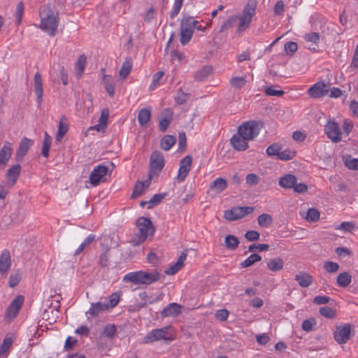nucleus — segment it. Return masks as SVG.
Here are the masks:
<instances>
[{"mask_svg": "<svg viewBox=\"0 0 358 358\" xmlns=\"http://www.w3.org/2000/svg\"><path fill=\"white\" fill-rule=\"evenodd\" d=\"M24 303V296L22 295H17L14 300L11 302L9 307L6 310V317L13 319L18 313L20 309Z\"/></svg>", "mask_w": 358, "mask_h": 358, "instance_id": "nucleus-16", "label": "nucleus"}, {"mask_svg": "<svg viewBox=\"0 0 358 358\" xmlns=\"http://www.w3.org/2000/svg\"><path fill=\"white\" fill-rule=\"evenodd\" d=\"M304 38L307 42H310V43H313L312 45H309L308 47V49H309L310 50L314 51V52H317V45L319 43L320 39V34L317 32H311V33L306 34L305 35Z\"/></svg>", "mask_w": 358, "mask_h": 358, "instance_id": "nucleus-32", "label": "nucleus"}, {"mask_svg": "<svg viewBox=\"0 0 358 358\" xmlns=\"http://www.w3.org/2000/svg\"><path fill=\"white\" fill-rule=\"evenodd\" d=\"M132 66L133 62L131 58H126L118 72L119 78L121 80H123L129 76L132 69Z\"/></svg>", "mask_w": 358, "mask_h": 358, "instance_id": "nucleus-29", "label": "nucleus"}, {"mask_svg": "<svg viewBox=\"0 0 358 358\" xmlns=\"http://www.w3.org/2000/svg\"><path fill=\"white\" fill-rule=\"evenodd\" d=\"M159 278L160 273L155 270L150 272L138 271L126 274L123 280L135 285H150L159 280Z\"/></svg>", "mask_w": 358, "mask_h": 358, "instance_id": "nucleus-3", "label": "nucleus"}, {"mask_svg": "<svg viewBox=\"0 0 358 358\" xmlns=\"http://www.w3.org/2000/svg\"><path fill=\"white\" fill-rule=\"evenodd\" d=\"M110 250L108 249L104 252L101 253L99 257V264L101 266H108L110 264Z\"/></svg>", "mask_w": 358, "mask_h": 358, "instance_id": "nucleus-54", "label": "nucleus"}, {"mask_svg": "<svg viewBox=\"0 0 358 358\" xmlns=\"http://www.w3.org/2000/svg\"><path fill=\"white\" fill-rule=\"evenodd\" d=\"M283 261L280 258L271 259L267 262V267L271 271H278L283 268Z\"/></svg>", "mask_w": 358, "mask_h": 358, "instance_id": "nucleus-39", "label": "nucleus"}, {"mask_svg": "<svg viewBox=\"0 0 358 358\" xmlns=\"http://www.w3.org/2000/svg\"><path fill=\"white\" fill-rule=\"evenodd\" d=\"M324 133L335 143L341 141L342 133L338 124L334 121H328L324 126Z\"/></svg>", "mask_w": 358, "mask_h": 358, "instance_id": "nucleus-12", "label": "nucleus"}, {"mask_svg": "<svg viewBox=\"0 0 358 358\" xmlns=\"http://www.w3.org/2000/svg\"><path fill=\"white\" fill-rule=\"evenodd\" d=\"M297 43L292 41L286 43L284 46V50L288 55H292L297 50Z\"/></svg>", "mask_w": 358, "mask_h": 358, "instance_id": "nucleus-56", "label": "nucleus"}, {"mask_svg": "<svg viewBox=\"0 0 358 358\" xmlns=\"http://www.w3.org/2000/svg\"><path fill=\"white\" fill-rule=\"evenodd\" d=\"M69 129V121L68 118L62 115L60 117L58 129L56 134L55 140L58 142L61 141Z\"/></svg>", "mask_w": 358, "mask_h": 358, "instance_id": "nucleus-22", "label": "nucleus"}, {"mask_svg": "<svg viewBox=\"0 0 358 358\" xmlns=\"http://www.w3.org/2000/svg\"><path fill=\"white\" fill-rule=\"evenodd\" d=\"M11 266L10 255L8 250H4L0 256V273H7Z\"/></svg>", "mask_w": 358, "mask_h": 358, "instance_id": "nucleus-24", "label": "nucleus"}, {"mask_svg": "<svg viewBox=\"0 0 358 358\" xmlns=\"http://www.w3.org/2000/svg\"><path fill=\"white\" fill-rule=\"evenodd\" d=\"M245 181L248 185H255L260 182V178L255 173H250L246 176Z\"/></svg>", "mask_w": 358, "mask_h": 358, "instance_id": "nucleus-58", "label": "nucleus"}, {"mask_svg": "<svg viewBox=\"0 0 358 358\" xmlns=\"http://www.w3.org/2000/svg\"><path fill=\"white\" fill-rule=\"evenodd\" d=\"M108 172V169L103 165H98L92 171L90 175V182L92 186H96L99 183L104 182L106 180V176Z\"/></svg>", "mask_w": 358, "mask_h": 358, "instance_id": "nucleus-10", "label": "nucleus"}, {"mask_svg": "<svg viewBox=\"0 0 358 358\" xmlns=\"http://www.w3.org/2000/svg\"><path fill=\"white\" fill-rule=\"evenodd\" d=\"M239 245V240L233 235H227L224 238V246L230 250H235Z\"/></svg>", "mask_w": 358, "mask_h": 358, "instance_id": "nucleus-36", "label": "nucleus"}, {"mask_svg": "<svg viewBox=\"0 0 358 358\" xmlns=\"http://www.w3.org/2000/svg\"><path fill=\"white\" fill-rule=\"evenodd\" d=\"M227 187V181L222 178H217L210 184V189L216 194L223 192Z\"/></svg>", "mask_w": 358, "mask_h": 358, "instance_id": "nucleus-27", "label": "nucleus"}, {"mask_svg": "<svg viewBox=\"0 0 358 358\" xmlns=\"http://www.w3.org/2000/svg\"><path fill=\"white\" fill-rule=\"evenodd\" d=\"M248 141H249V140L245 139L244 136L241 135L239 134V132L238 131V133L236 134H234L231 137L230 142H231L232 147L235 150H238V151H243V150H245L248 148Z\"/></svg>", "mask_w": 358, "mask_h": 358, "instance_id": "nucleus-19", "label": "nucleus"}, {"mask_svg": "<svg viewBox=\"0 0 358 358\" xmlns=\"http://www.w3.org/2000/svg\"><path fill=\"white\" fill-rule=\"evenodd\" d=\"M193 33L191 31H187V29L182 30L180 29V41L182 45H186L189 42L192 37Z\"/></svg>", "mask_w": 358, "mask_h": 358, "instance_id": "nucleus-50", "label": "nucleus"}, {"mask_svg": "<svg viewBox=\"0 0 358 358\" xmlns=\"http://www.w3.org/2000/svg\"><path fill=\"white\" fill-rule=\"evenodd\" d=\"M337 229L343 230L345 231L351 232L353 229H355V224L350 222H343L339 225V227Z\"/></svg>", "mask_w": 358, "mask_h": 358, "instance_id": "nucleus-64", "label": "nucleus"}, {"mask_svg": "<svg viewBox=\"0 0 358 358\" xmlns=\"http://www.w3.org/2000/svg\"><path fill=\"white\" fill-rule=\"evenodd\" d=\"M34 89L36 96V101L41 104L43 101V87L41 75L36 72L34 78Z\"/></svg>", "mask_w": 358, "mask_h": 358, "instance_id": "nucleus-18", "label": "nucleus"}, {"mask_svg": "<svg viewBox=\"0 0 358 358\" xmlns=\"http://www.w3.org/2000/svg\"><path fill=\"white\" fill-rule=\"evenodd\" d=\"M254 208L249 206L234 207L224 212V218L229 221L241 219L253 212Z\"/></svg>", "mask_w": 358, "mask_h": 358, "instance_id": "nucleus-9", "label": "nucleus"}, {"mask_svg": "<svg viewBox=\"0 0 358 358\" xmlns=\"http://www.w3.org/2000/svg\"><path fill=\"white\" fill-rule=\"evenodd\" d=\"M167 195V193L163 194H155L149 201H148V208L150 209L155 206L159 204L164 198Z\"/></svg>", "mask_w": 358, "mask_h": 358, "instance_id": "nucleus-49", "label": "nucleus"}, {"mask_svg": "<svg viewBox=\"0 0 358 358\" xmlns=\"http://www.w3.org/2000/svg\"><path fill=\"white\" fill-rule=\"evenodd\" d=\"M168 329L169 327H166L152 330L144 337L143 342L145 343H149L160 340H169L170 338Z\"/></svg>", "mask_w": 358, "mask_h": 358, "instance_id": "nucleus-11", "label": "nucleus"}, {"mask_svg": "<svg viewBox=\"0 0 358 358\" xmlns=\"http://www.w3.org/2000/svg\"><path fill=\"white\" fill-rule=\"evenodd\" d=\"M182 266L176 262L173 264L170 265L169 267L166 270H165V273L171 275H174L178 271H180L182 268Z\"/></svg>", "mask_w": 358, "mask_h": 358, "instance_id": "nucleus-62", "label": "nucleus"}, {"mask_svg": "<svg viewBox=\"0 0 358 358\" xmlns=\"http://www.w3.org/2000/svg\"><path fill=\"white\" fill-rule=\"evenodd\" d=\"M176 143V138L171 135H166L160 142L161 148L164 150H169Z\"/></svg>", "mask_w": 358, "mask_h": 358, "instance_id": "nucleus-38", "label": "nucleus"}, {"mask_svg": "<svg viewBox=\"0 0 358 358\" xmlns=\"http://www.w3.org/2000/svg\"><path fill=\"white\" fill-rule=\"evenodd\" d=\"M162 117L159 122V129L161 131H165L173 118V112L169 108L164 109L161 113Z\"/></svg>", "mask_w": 358, "mask_h": 358, "instance_id": "nucleus-21", "label": "nucleus"}, {"mask_svg": "<svg viewBox=\"0 0 358 358\" xmlns=\"http://www.w3.org/2000/svg\"><path fill=\"white\" fill-rule=\"evenodd\" d=\"M138 233L133 236L130 243L133 246H138L143 243L149 237H152L155 233V228L151 220L145 217H140L136 221Z\"/></svg>", "mask_w": 358, "mask_h": 358, "instance_id": "nucleus-2", "label": "nucleus"}, {"mask_svg": "<svg viewBox=\"0 0 358 358\" xmlns=\"http://www.w3.org/2000/svg\"><path fill=\"white\" fill-rule=\"evenodd\" d=\"M319 312L322 316L329 319L334 318L336 316L335 310L328 306L321 307Z\"/></svg>", "mask_w": 358, "mask_h": 358, "instance_id": "nucleus-47", "label": "nucleus"}, {"mask_svg": "<svg viewBox=\"0 0 358 358\" xmlns=\"http://www.w3.org/2000/svg\"><path fill=\"white\" fill-rule=\"evenodd\" d=\"M282 147L280 144L273 143L267 148L266 154L270 157L275 156L278 159Z\"/></svg>", "mask_w": 358, "mask_h": 358, "instance_id": "nucleus-45", "label": "nucleus"}, {"mask_svg": "<svg viewBox=\"0 0 358 358\" xmlns=\"http://www.w3.org/2000/svg\"><path fill=\"white\" fill-rule=\"evenodd\" d=\"M345 165L351 170H358V158H352L350 155L344 157Z\"/></svg>", "mask_w": 358, "mask_h": 358, "instance_id": "nucleus-46", "label": "nucleus"}, {"mask_svg": "<svg viewBox=\"0 0 358 358\" xmlns=\"http://www.w3.org/2000/svg\"><path fill=\"white\" fill-rule=\"evenodd\" d=\"M319 218L320 212L317 209L314 208L308 209L306 216L307 221L313 222L317 221Z\"/></svg>", "mask_w": 358, "mask_h": 358, "instance_id": "nucleus-51", "label": "nucleus"}, {"mask_svg": "<svg viewBox=\"0 0 358 358\" xmlns=\"http://www.w3.org/2000/svg\"><path fill=\"white\" fill-rule=\"evenodd\" d=\"M329 92V86L324 82H317L308 90L311 98L317 99L324 96Z\"/></svg>", "mask_w": 358, "mask_h": 358, "instance_id": "nucleus-15", "label": "nucleus"}, {"mask_svg": "<svg viewBox=\"0 0 358 358\" xmlns=\"http://www.w3.org/2000/svg\"><path fill=\"white\" fill-rule=\"evenodd\" d=\"M273 219L272 216L267 213L261 214L257 217L258 224L262 228H267L272 224Z\"/></svg>", "mask_w": 358, "mask_h": 358, "instance_id": "nucleus-40", "label": "nucleus"}, {"mask_svg": "<svg viewBox=\"0 0 358 358\" xmlns=\"http://www.w3.org/2000/svg\"><path fill=\"white\" fill-rule=\"evenodd\" d=\"M87 58L84 55H80L75 65V72L77 77H80L85 70Z\"/></svg>", "mask_w": 358, "mask_h": 358, "instance_id": "nucleus-37", "label": "nucleus"}, {"mask_svg": "<svg viewBox=\"0 0 358 358\" xmlns=\"http://www.w3.org/2000/svg\"><path fill=\"white\" fill-rule=\"evenodd\" d=\"M230 83L234 87L239 89L245 85L246 80L244 77H234L231 79Z\"/></svg>", "mask_w": 358, "mask_h": 358, "instance_id": "nucleus-55", "label": "nucleus"}, {"mask_svg": "<svg viewBox=\"0 0 358 358\" xmlns=\"http://www.w3.org/2000/svg\"><path fill=\"white\" fill-rule=\"evenodd\" d=\"M184 0H175L173 9L170 13V17L174 18L176 16L178 15L179 13L182 4H183Z\"/></svg>", "mask_w": 358, "mask_h": 358, "instance_id": "nucleus-57", "label": "nucleus"}, {"mask_svg": "<svg viewBox=\"0 0 358 358\" xmlns=\"http://www.w3.org/2000/svg\"><path fill=\"white\" fill-rule=\"evenodd\" d=\"M52 144V137L47 133L44 134V139L42 148V155L45 157L49 155V150Z\"/></svg>", "mask_w": 358, "mask_h": 358, "instance_id": "nucleus-43", "label": "nucleus"}, {"mask_svg": "<svg viewBox=\"0 0 358 358\" xmlns=\"http://www.w3.org/2000/svg\"><path fill=\"white\" fill-rule=\"evenodd\" d=\"M352 280V275L348 272L341 273L336 279L337 285L341 287H346L350 285Z\"/></svg>", "mask_w": 358, "mask_h": 358, "instance_id": "nucleus-34", "label": "nucleus"}, {"mask_svg": "<svg viewBox=\"0 0 358 358\" xmlns=\"http://www.w3.org/2000/svg\"><path fill=\"white\" fill-rule=\"evenodd\" d=\"M112 307V294L108 296L103 301L102 299L96 303H92L90 308L85 313L89 320L90 317H96L101 314L105 313Z\"/></svg>", "mask_w": 358, "mask_h": 358, "instance_id": "nucleus-5", "label": "nucleus"}, {"mask_svg": "<svg viewBox=\"0 0 358 358\" xmlns=\"http://www.w3.org/2000/svg\"><path fill=\"white\" fill-rule=\"evenodd\" d=\"M31 145V140L28 139L26 137L23 138L20 143L19 148L17 151V156L20 157H24L27 152L29 150Z\"/></svg>", "mask_w": 358, "mask_h": 358, "instance_id": "nucleus-35", "label": "nucleus"}, {"mask_svg": "<svg viewBox=\"0 0 358 358\" xmlns=\"http://www.w3.org/2000/svg\"><path fill=\"white\" fill-rule=\"evenodd\" d=\"M238 20V15H232L230 16L227 20H226L220 27V32H223L224 31L231 28L236 21Z\"/></svg>", "mask_w": 358, "mask_h": 358, "instance_id": "nucleus-48", "label": "nucleus"}, {"mask_svg": "<svg viewBox=\"0 0 358 358\" xmlns=\"http://www.w3.org/2000/svg\"><path fill=\"white\" fill-rule=\"evenodd\" d=\"M151 180L152 179L148 177V179L143 182L138 181L134 186L131 198L135 199L140 196L144 192L145 189L150 186Z\"/></svg>", "mask_w": 358, "mask_h": 358, "instance_id": "nucleus-25", "label": "nucleus"}, {"mask_svg": "<svg viewBox=\"0 0 358 358\" xmlns=\"http://www.w3.org/2000/svg\"><path fill=\"white\" fill-rule=\"evenodd\" d=\"M164 166V159L163 155L155 151L152 152L150 159V173L148 177L151 179L154 176H157Z\"/></svg>", "mask_w": 358, "mask_h": 358, "instance_id": "nucleus-8", "label": "nucleus"}, {"mask_svg": "<svg viewBox=\"0 0 358 358\" xmlns=\"http://www.w3.org/2000/svg\"><path fill=\"white\" fill-rule=\"evenodd\" d=\"M22 278V273L20 271H17L13 273L9 278L8 284L10 287H15L20 281Z\"/></svg>", "mask_w": 358, "mask_h": 358, "instance_id": "nucleus-52", "label": "nucleus"}, {"mask_svg": "<svg viewBox=\"0 0 358 358\" xmlns=\"http://www.w3.org/2000/svg\"><path fill=\"white\" fill-rule=\"evenodd\" d=\"M112 345V324H106L97 337V346L101 350H108Z\"/></svg>", "mask_w": 358, "mask_h": 358, "instance_id": "nucleus-7", "label": "nucleus"}, {"mask_svg": "<svg viewBox=\"0 0 358 358\" xmlns=\"http://www.w3.org/2000/svg\"><path fill=\"white\" fill-rule=\"evenodd\" d=\"M324 268L328 273H335L338 270L339 265L336 262L328 261L324 263Z\"/></svg>", "mask_w": 358, "mask_h": 358, "instance_id": "nucleus-59", "label": "nucleus"}, {"mask_svg": "<svg viewBox=\"0 0 358 358\" xmlns=\"http://www.w3.org/2000/svg\"><path fill=\"white\" fill-rule=\"evenodd\" d=\"M20 166L19 164L12 166L7 171L6 183L13 186L20 175Z\"/></svg>", "mask_w": 358, "mask_h": 358, "instance_id": "nucleus-31", "label": "nucleus"}, {"mask_svg": "<svg viewBox=\"0 0 358 358\" xmlns=\"http://www.w3.org/2000/svg\"><path fill=\"white\" fill-rule=\"evenodd\" d=\"M297 181V178L292 174H286L280 178L278 185L285 189L293 188L294 185Z\"/></svg>", "mask_w": 358, "mask_h": 358, "instance_id": "nucleus-28", "label": "nucleus"}, {"mask_svg": "<svg viewBox=\"0 0 358 358\" xmlns=\"http://www.w3.org/2000/svg\"><path fill=\"white\" fill-rule=\"evenodd\" d=\"M259 233L253 230L248 231L245 234V238L249 241H257L259 239Z\"/></svg>", "mask_w": 358, "mask_h": 358, "instance_id": "nucleus-63", "label": "nucleus"}, {"mask_svg": "<svg viewBox=\"0 0 358 358\" xmlns=\"http://www.w3.org/2000/svg\"><path fill=\"white\" fill-rule=\"evenodd\" d=\"M212 67L210 66H205L201 69L197 71L195 73L194 78L198 81H202L206 79L212 73Z\"/></svg>", "mask_w": 358, "mask_h": 358, "instance_id": "nucleus-42", "label": "nucleus"}, {"mask_svg": "<svg viewBox=\"0 0 358 358\" xmlns=\"http://www.w3.org/2000/svg\"><path fill=\"white\" fill-rule=\"evenodd\" d=\"M40 24L38 27L50 36H54L59 22V13L49 5H43L40 9Z\"/></svg>", "mask_w": 358, "mask_h": 358, "instance_id": "nucleus-1", "label": "nucleus"}, {"mask_svg": "<svg viewBox=\"0 0 358 358\" xmlns=\"http://www.w3.org/2000/svg\"><path fill=\"white\" fill-rule=\"evenodd\" d=\"M265 94L267 96H274L280 97L285 94V92L283 90H275L273 86H270L265 89Z\"/></svg>", "mask_w": 358, "mask_h": 358, "instance_id": "nucleus-60", "label": "nucleus"}, {"mask_svg": "<svg viewBox=\"0 0 358 358\" xmlns=\"http://www.w3.org/2000/svg\"><path fill=\"white\" fill-rule=\"evenodd\" d=\"M108 117L109 110L108 108L103 109L98 124L88 128L87 131L96 130L98 132H103L107 127Z\"/></svg>", "mask_w": 358, "mask_h": 358, "instance_id": "nucleus-17", "label": "nucleus"}, {"mask_svg": "<svg viewBox=\"0 0 358 358\" xmlns=\"http://www.w3.org/2000/svg\"><path fill=\"white\" fill-rule=\"evenodd\" d=\"M13 343V338L10 336H6L3 343L0 345V358H6L10 353V350Z\"/></svg>", "mask_w": 358, "mask_h": 358, "instance_id": "nucleus-26", "label": "nucleus"}, {"mask_svg": "<svg viewBox=\"0 0 358 358\" xmlns=\"http://www.w3.org/2000/svg\"><path fill=\"white\" fill-rule=\"evenodd\" d=\"M94 240L95 236L93 234H90L76 249V250L74 252V255H79L83 250H84L87 247H88Z\"/></svg>", "mask_w": 358, "mask_h": 358, "instance_id": "nucleus-44", "label": "nucleus"}, {"mask_svg": "<svg viewBox=\"0 0 358 358\" xmlns=\"http://www.w3.org/2000/svg\"><path fill=\"white\" fill-rule=\"evenodd\" d=\"M295 280L302 287H308L313 282V277L306 273H300L295 275Z\"/></svg>", "mask_w": 358, "mask_h": 358, "instance_id": "nucleus-33", "label": "nucleus"}, {"mask_svg": "<svg viewBox=\"0 0 358 358\" xmlns=\"http://www.w3.org/2000/svg\"><path fill=\"white\" fill-rule=\"evenodd\" d=\"M13 152L12 145L9 142H6L3 148L0 150V169H3Z\"/></svg>", "mask_w": 358, "mask_h": 358, "instance_id": "nucleus-20", "label": "nucleus"}, {"mask_svg": "<svg viewBox=\"0 0 358 358\" xmlns=\"http://www.w3.org/2000/svg\"><path fill=\"white\" fill-rule=\"evenodd\" d=\"M182 306L176 303H171L166 306L162 311V317H176L181 313Z\"/></svg>", "mask_w": 358, "mask_h": 358, "instance_id": "nucleus-23", "label": "nucleus"}, {"mask_svg": "<svg viewBox=\"0 0 358 358\" xmlns=\"http://www.w3.org/2000/svg\"><path fill=\"white\" fill-rule=\"evenodd\" d=\"M295 154L296 152L294 151L290 150L289 149H286L282 151L280 150L278 159L282 161L290 160L294 157Z\"/></svg>", "mask_w": 358, "mask_h": 358, "instance_id": "nucleus-53", "label": "nucleus"}, {"mask_svg": "<svg viewBox=\"0 0 358 358\" xmlns=\"http://www.w3.org/2000/svg\"><path fill=\"white\" fill-rule=\"evenodd\" d=\"M151 118V108H144L139 110L138 122L142 127H146Z\"/></svg>", "mask_w": 358, "mask_h": 358, "instance_id": "nucleus-30", "label": "nucleus"}, {"mask_svg": "<svg viewBox=\"0 0 358 358\" xmlns=\"http://www.w3.org/2000/svg\"><path fill=\"white\" fill-rule=\"evenodd\" d=\"M351 326L350 324L336 327L334 333L335 341L338 344L346 343L350 338Z\"/></svg>", "mask_w": 358, "mask_h": 358, "instance_id": "nucleus-13", "label": "nucleus"}, {"mask_svg": "<svg viewBox=\"0 0 358 358\" xmlns=\"http://www.w3.org/2000/svg\"><path fill=\"white\" fill-rule=\"evenodd\" d=\"M257 6V0H248L241 15H238V25L237 31H244L248 29L252 22V17L255 14Z\"/></svg>", "mask_w": 358, "mask_h": 358, "instance_id": "nucleus-4", "label": "nucleus"}, {"mask_svg": "<svg viewBox=\"0 0 358 358\" xmlns=\"http://www.w3.org/2000/svg\"><path fill=\"white\" fill-rule=\"evenodd\" d=\"M192 163V157L190 155H187L180 161V167L177 176V180L178 182H183L187 176L190 167Z\"/></svg>", "mask_w": 358, "mask_h": 358, "instance_id": "nucleus-14", "label": "nucleus"}, {"mask_svg": "<svg viewBox=\"0 0 358 358\" xmlns=\"http://www.w3.org/2000/svg\"><path fill=\"white\" fill-rule=\"evenodd\" d=\"M24 12V4L22 2L17 3L15 11V18L17 24H19L21 22Z\"/></svg>", "mask_w": 358, "mask_h": 358, "instance_id": "nucleus-61", "label": "nucleus"}, {"mask_svg": "<svg viewBox=\"0 0 358 358\" xmlns=\"http://www.w3.org/2000/svg\"><path fill=\"white\" fill-rule=\"evenodd\" d=\"M262 259V257L260 255L257 254H252L250 255L246 259H245L243 262L240 263L239 267L241 268H247L249 266H251L255 263L259 262Z\"/></svg>", "mask_w": 358, "mask_h": 358, "instance_id": "nucleus-41", "label": "nucleus"}, {"mask_svg": "<svg viewBox=\"0 0 358 358\" xmlns=\"http://www.w3.org/2000/svg\"><path fill=\"white\" fill-rule=\"evenodd\" d=\"M262 126V123L260 122L249 121L240 125L238 131L241 135L244 136L245 139L250 141L259 134Z\"/></svg>", "mask_w": 358, "mask_h": 358, "instance_id": "nucleus-6", "label": "nucleus"}]
</instances>
